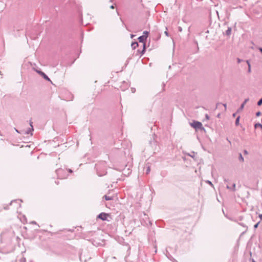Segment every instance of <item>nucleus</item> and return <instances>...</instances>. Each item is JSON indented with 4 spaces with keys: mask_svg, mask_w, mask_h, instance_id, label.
I'll return each instance as SVG.
<instances>
[{
    "mask_svg": "<svg viewBox=\"0 0 262 262\" xmlns=\"http://www.w3.org/2000/svg\"><path fill=\"white\" fill-rule=\"evenodd\" d=\"M191 126H192L194 128L196 129H204L202 123L199 121H193V122L191 124Z\"/></svg>",
    "mask_w": 262,
    "mask_h": 262,
    "instance_id": "nucleus-1",
    "label": "nucleus"
},
{
    "mask_svg": "<svg viewBox=\"0 0 262 262\" xmlns=\"http://www.w3.org/2000/svg\"><path fill=\"white\" fill-rule=\"evenodd\" d=\"M108 216H109V214L108 213L105 212H101L97 216V219H100L102 221H104L107 220V217Z\"/></svg>",
    "mask_w": 262,
    "mask_h": 262,
    "instance_id": "nucleus-2",
    "label": "nucleus"
},
{
    "mask_svg": "<svg viewBox=\"0 0 262 262\" xmlns=\"http://www.w3.org/2000/svg\"><path fill=\"white\" fill-rule=\"evenodd\" d=\"M37 72L45 80L48 81H51L49 77L43 72L41 71H37Z\"/></svg>",
    "mask_w": 262,
    "mask_h": 262,
    "instance_id": "nucleus-3",
    "label": "nucleus"
},
{
    "mask_svg": "<svg viewBox=\"0 0 262 262\" xmlns=\"http://www.w3.org/2000/svg\"><path fill=\"white\" fill-rule=\"evenodd\" d=\"M145 51H146V44H145V43H144L143 44V49L141 51H140V50H138L137 54L139 53V55L141 57L145 53Z\"/></svg>",
    "mask_w": 262,
    "mask_h": 262,
    "instance_id": "nucleus-4",
    "label": "nucleus"
},
{
    "mask_svg": "<svg viewBox=\"0 0 262 262\" xmlns=\"http://www.w3.org/2000/svg\"><path fill=\"white\" fill-rule=\"evenodd\" d=\"M138 39L140 42H142V43H145L147 38H146V35H142V36H139L138 37Z\"/></svg>",
    "mask_w": 262,
    "mask_h": 262,
    "instance_id": "nucleus-5",
    "label": "nucleus"
},
{
    "mask_svg": "<svg viewBox=\"0 0 262 262\" xmlns=\"http://www.w3.org/2000/svg\"><path fill=\"white\" fill-rule=\"evenodd\" d=\"M30 125L31 126V128H29L27 130L26 132V134H31L32 135V131L33 130V127L32 125V122L30 121Z\"/></svg>",
    "mask_w": 262,
    "mask_h": 262,
    "instance_id": "nucleus-6",
    "label": "nucleus"
},
{
    "mask_svg": "<svg viewBox=\"0 0 262 262\" xmlns=\"http://www.w3.org/2000/svg\"><path fill=\"white\" fill-rule=\"evenodd\" d=\"M231 30H232V29L231 27H228L227 30L225 31V34L227 35V36H230L231 35Z\"/></svg>",
    "mask_w": 262,
    "mask_h": 262,
    "instance_id": "nucleus-7",
    "label": "nucleus"
},
{
    "mask_svg": "<svg viewBox=\"0 0 262 262\" xmlns=\"http://www.w3.org/2000/svg\"><path fill=\"white\" fill-rule=\"evenodd\" d=\"M131 46L133 49H135L136 48H137L139 46V44L137 41L133 42H132Z\"/></svg>",
    "mask_w": 262,
    "mask_h": 262,
    "instance_id": "nucleus-8",
    "label": "nucleus"
},
{
    "mask_svg": "<svg viewBox=\"0 0 262 262\" xmlns=\"http://www.w3.org/2000/svg\"><path fill=\"white\" fill-rule=\"evenodd\" d=\"M260 128L262 129V124H260V123L258 122V123H256L254 124V128Z\"/></svg>",
    "mask_w": 262,
    "mask_h": 262,
    "instance_id": "nucleus-9",
    "label": "nucleus"
},
{
    "mask_svg": "<svg viewBox=\"0 0 262 262\" xmlns=\"http://www.w3.org/2000/svg\"><path fill=\"white\" fill-rule=\"evenodd\" d=\"M103 198H104V199L106 201H110V200H112L113 199L112 196H108L107 195H105Z\"/></svg>",
    "mask_w": 262,
    "mask_h": 262,
    "instance_id": "nucleus-10",
    "label": "nucleus"
},
{
    "mask_svg": "<svg viewBox=\"0 0 262 262\" xmlns=\"http://www.w3.org/2000/svg\"><path fill=\"white\" fill-rule=\"evenodd\" d=\"M240 116H238L235 120V124L236 126H238L239 124Z\"/></svg>",
    "mask_w": 262,
    "mask_h": 262,
    "instance_id": "nucleus-11",
    "label": "nucleus"
},
{
    "mask_svg": "<svg viewBox=\"0 0 262 262\" xmlns=\"http://www.w3.org/2000/svg\"><path fill=\"white\" fill-rule=\"evenodd\" d=\"M244 106H245V105H244L243 104H242L241 105L240 107H239L238 108V109L237 110V113H238V112H239L242 111L243 110V108H244Z\"/></svg>",
    "mask_w": 262,
    "mask_h": 262,
    "instance_id": "nucleus-12",
    "label": "nucleus"
},
{
    "mask_svg": "<svg viewBox=\"0 0 262 262\" xmlns=\"http://www.w3.org/2000/svg\"><path fill=\"white\" fill-rule=\"evenodd\" d=\"M238 159H239V160L240 161H241V162H244V158H243V156H242V154H241V153H240V154H239Z\"/></svg>",
    "mask_w": 262,
    "mask_h": 262,
    "instance_id": "nucleus-13",
    "label": "nucleus"
},
{
    "mask_svg": "<svg viewBox=\"0 0 262 262\" xmlns=\"http://www.w3.org/2000/svg\"><path fill=\"white\" fill-rule=\"evenodd\" d=\"M63 171V170L62 169H58L56 170V173L57 175H59L60 173H62Z\"/></svg>",
    "mask_w": 262,
    "mask_h": 262,
    "instance_id": "nucleus-14",
    "label": "nucleus"
},
{
    "mask_svg": "<svg viewBox=\"0 0 262 262\" xmlns=\"http://www.w3.org/2000/svg\"><path fill=\"white\" fill-rule=\"evenodd\" d=\"M231 187V190L232 191H235L236 190V189H235V183H233Z\"/></svg>",
    "mask_w": 262,
    "mask_h": 262,
    "instance_id": "nucleus-15",
    "label": "nucleus"
},
{
    "mask_svg": "<svg viewBox=\"0 0 262 262\" xmlns=\"http://www.w3.org/2000/svg\"><path fill=\"white\" fill-rule=\"evenodd\" d=\"M247 64H248V72H249V73H250V72H251V66H250V63H249V61H248V60H247Z\"/></svg>",
    "mask_w": 262,
    "mask_h": 262,
    "instance_id": "nucleus-16",
    "label": "nucleus"
},
{
    "mask_svg": "<svg viewBox=\"0 0 262 262\" xmlns=\"http://www.w3.org/2000/svg\"><path fill=\"white\" fill-rule=\"evenodd\" d=\"M257 104L258 106H260L262 104V98L258 101Z\"/></svg>",
    "mask_w": 262,
    "mask_h": 262,
    "instance_id": "nucleus-17",
    "label": "nucleus"
},
{
    "mask_svg": "<svg viewBox=\"0 0 262 262\" xmlns=\"http://www.w3.org/2000/svg\"><path fill=\"white\" fill-rule=\"evenodd\" d=\"M143 35H146V38H147L148 34H149V32H148L147 31H144L143 33Z\"/></svg>",
    "mask_w": 262,
    "mask_h": 262,
    "instance_id": "nucleus-18",
    "label": "nucleus"
},
{
    "mask_svg": "<svg viewBox=\"0 0 262 262\" xmlns=\"http://www.w3.org/2000/svg\"><path fill=\"white\" fill-rule=\"evenodd\" d=\"M259 223H260V221H259V222H258V223H257L256 224H255V225H254V228L255 229H256V228L258 227V225H259Z\"/></svg>",
    "mask_w": 262,
    "mask_h": 262,
    "instance_id": "nucleus-19",
    "label": "nucleus"
},
{
    "mask_svg": "<svg viewBox=\"0 0 262 262\" xmlns=\"http://www.w3.org/2000/svg\"><path fill=\"white\" fill-rule=\"evenodd\" d=\"M261 115V113L260 112V111H258L256 113V117H259L260 116V115Z\"/></svg>",
    "mask_w": 262,
    "mask_h": 262,
    "instance_id": "nucleus-20",
    "label": "nucleus"
},
{
    "mask_svg": "<svg viewBox=\"0 0 262 262\" xmlns=\"http://www.w3.org/2000/svg\"><path fill=\"white\" fill-rule=\"evenodd\" d=\"M150 167L148 166L147 169H146V174H148L150 172Z\"/></svg>",
    "mask_w": 262,
    "mask_h": 262,
    "instance_id": "nucleus-21",
    "label": "nucleus"
},
{
    "mask_svg": "<svg viewBox=\"0 0 262 262\" xmlns=\"http://www.w3.org/2000/svg\"><path fill=\"white\" fill-rule=\"evenodd\" d=\"M249 101V99L247 98V99H246L242 103V104H243L244 105H245V104Z\"/></svg>",
    "mask_w": 262,
    "mask_h": 262,
    "instance_id": "nucleus-22",
    "label": "nucleus"
},
{
    "mask_svg": "<svg viewBox=\"0 0 262 262\" xmlns=\"http://www.w3.org/2000/svg\"><path fill=\"white\" fill-rule=\"evenodd\" d=\"M26 261V258H22L20 260V262H25Z\"/></svg>",
    "mask_w": 262,
    "mask_h": 262,
    "instance_id": "nucleus-23",
    "label": "nucleus"
},
{
    "mask_svg": "<svg viewBox=\"0 0 262 262\" xmlns=\"http://www.w3.org/2000/svg\"><path fill=\"white\" fill-rule=\"evenodd\" d=\"M226 188L228 189H230L231 190V187L229 186V184H227V186H226Z\"/></svg>",
    "mask_w": 262,
    "mask_h": 262,
    "instance_id": "nucleus-24",
    "label": "nucleus"
},
{
    "mask_svg": "<svg viewBox=\"0 0 262 262\" xmlns=\"http://www.w3.org/2000/svg\"><path fill=\"white\" fill-rule=\"evenodd\" d=\"M244 154L245 155H248V151L247 150H244Z\"/></svg>",
    "mask_w": 262,
    "mask_h": 262,
    "instance_id": "nucleus-25",
    "label": "nucleus"
},
{
    "mask_svg": "<svg viewBox=\"0 0 262 262\" xmlns=\"http://www.w3.org/2000/svg\"><path fill=\"white\" fill-rule=\"evenodd\" d=\"M164 33H165V34L167 36H169V35H168V32H167V31H165Z\"/></svg>",
    "mask_w": 262,
    "mask_h": 262,
    "instance_id": "nucleus-26",
    "label": "nucleus"
},
{
    "mask_svg": "<svg viewBox=\"0 0 262 262\" xmlns=\"http://www.w3.org/2000/svg\"><path fill=\"white\" fill-rule=\"evenodd\" d=\"M258 50H259V51L261 52V53L262 54V48L260 47L258 48Z\"/></svg>",
    "mask_w": 262,
    "mask_h": 262,
    "instance_id": "nucleus-27",
    "label": "nucleus"
},
{
    "mask_svg": "<svg viewBox=\"0 0 262 262\" xmlns=\"http://www.w3.org/2000/svg\"><path fill=\"white\" fill-rule=\"evenodd\" d=\"M207 183H208V184H209L210 185H211V186H212V185H212V183H211V182H210V181H207Z\"/></svg>",
    "mask_w": 262,
    "mask_h": 262,
    "instance_id": "nucleus-28",
    "label": "nucleus"
},
{
    "mask_svg": "<svg viewBox=\"0 0 262 262\" xmlns=\"http://www.w3.org/2000/svg\"><path fill=\"white\" fill-rule=\"evenodd\" d=\"M239 224L242 226H243V227H245V225L244 223H239Z\"/></svg>",
    "mask_w": 262,
    "mask_h": 262,
    "instance_id": "nucleus-29",
    "label": "nucleus"
},
{
    "mask_svg": "<svg viewBox=\"0 0 262 262\" xmlns=\"http://www.w3.org/2000/svg\"><path fill=\"white\" fill-rule=\"evenodd\" d=\"M259 217L262 220V214L259 215Z\"/></svg>",
    "mask_w": 262,
    "mask_h": 262,
    "instance_id": "nucleus-30",
    "label": "nucleus"
},
{
    "mask_svg": "<svg viewBox=\"0 0 262 262\" xmlns=\"http://www.w3.org/2000/svg\"><path fill=\"white\" fill-rule=\"evenodd\" d=\"M236 113H237V112H236V113H235L233 114V117H235L236 115Z\"/></svg>",
    "mask_w": 262,
    "mask_h": 262,
    "instance_id": "nucleus-31",
    "label": "nucleus"
},
{
    "mask_svg": "<svg viewBox=\"0 0 262 262\" xmlns=\"http://www.w3.org/2000/svg\"><path fill=\"white\" fill-rule=\"evenodd\" d=\"M68 171L70 173H72L73 172L72 170H71V169H69Z\"/></svg>",
    "mask_w": 262,
    "mask_h": 262,
    "instance_id": "nucleus-32",
    "label": "nucleus"
},
{
    "mask_svg": "<svg viewBox=\"0 0 262 262\" xmlns=\"http://www.w3.org/2000/svg\"><path fill=\"white\" fill-rule=\"evenodd\" d=\"M238 63H240L241 62V60L239 58L237 59Z\"/></svg>",
    "mask_w": 262,
    "mask_h": 262,
    "instance_id": "nucleus-33",
    "label": "nucleus"
},
{
    "mask_svg": "<svg viewBox=\"0 0 262 262\" xmlns=\"http://www.w3.org/2000/svg\"><path fill=\"white\" fill-rule=\"evenodd\" d=\"M111 9H114V6L113 5L111 6L110 7Z\"/></svg>",
    "mask_w": 262,
    "mask_h": 262,
    "instance_id": "nucleus-34",
    "label": "nucleus"
},
{
    "mask_svg": "<svg viewBox=\"0 0 262 262\" xmlns=\"http://www.w3.org/2000/svg\"><path fill=\"white\" fill-rule=\"evenodd\" d=\"M16 201H17L16 200L12 201H11V202L10 203V204H11L12 203L15 202H16Z\"/></svg>",
    "mask_w": 262,
    "mask_h": 262,
    "instance_id": "nucleus-35",
    "label": "nucleus"
},
{
    "mask_svg": "<svg viewBox=\"0 0 262 262\" xmlns=\"http://www.w3.org/2000/svg\"><path fill=\"white\" fill-rule=\"evenodd\" d=\"M135 91V89H132V92L134 93Z\"/></svg>",
    "mask_w": 262,
    "mask_h": 262,
    "instance_id": "nucleus-36",
    "label": "nucleus"
},
{
    "mask_svg": "<svg viewBox=\"0 0 262 262\" xmlns=\"http://www.w3.org/2000/svg\"><path fill=\"white\" fill-rule=\"evenodd\" d=\"M223 105L224 106L225 109L226 108L227 105L226 104H224Z\"/></svg>",
    "mask_w": 262,
    "mask_h": 262,
    "instance_id": "nucleus-37",
    "label": "nucleus"
},
{
    "mask_svg": "<svg viewBox=\"0 0 262 262\" xmlns=\"http://www.w3.org/2000/svg\"><path fill=\"white\" fill-rule=\"evenodd\" d=\"M206 117L207 119H208V118H209V116H208V115H206Z\"/></svg>",
    "mask_w": 262,
    "mask_h": 262,
    "instance_id": "nucleus-38",
    "label": "nucleus"
},
{
    "mask_svg": "<svg viewBox=\"0 0 262 262\" xmlns=\"http://www.w3.org/2000/svg\"><path fill=\"white\" fill-rule=\"evenodd\" d=\"M80 261H83V260L81 259V256H80Z\"/></svg>",
    "mask_w": 262,
    "mask_h": 262,
    "instance_id": "nucleus-39",
    "label": "nucleus"
},
{
    "mask_svg": "<svg viewBox=\"0 0 262 262\" xmlns=\"http://www.w3.org/2000/svg\"><path fill=\"white\" fill-rule=\"evenodd\" d=\"M134 37V35H131V37L133 38Z\"/></svg>",
    "mask_w": 262,
    "mask_h": 262,
    "instance_id": "nucleus-40",
    "label": "nucleus"
},
{
    "mask_svg": "<svg viewBox=\"0 0 262 262\" xmlns=\"http://www.w3.org/2000/svg\"><path fill=\"white\" fill-rule=\"evenodd\" d=\"M84 262H86V259H84L83 260Z\"/></svg>",
    "mask_w": 262,
    "mask_h": 262,
    "instance_id": "nucleus-41",
    "label": "nucleus"
},
{
    "mask_svg": "<svg viewBox=\"0 0 262 262\" xmlns=\"http://www.w3.org/2000/svg\"><path fill=\"white\" fill-rule=\"evenodd\" d=\"M252 262H255L253 259H252Z\"/></svg>",
    "mask_w": 262,
    "mask_h": 262,
    "instance_id": "nucleus-42",
    "label": "nucleus"
}]
</instances>
